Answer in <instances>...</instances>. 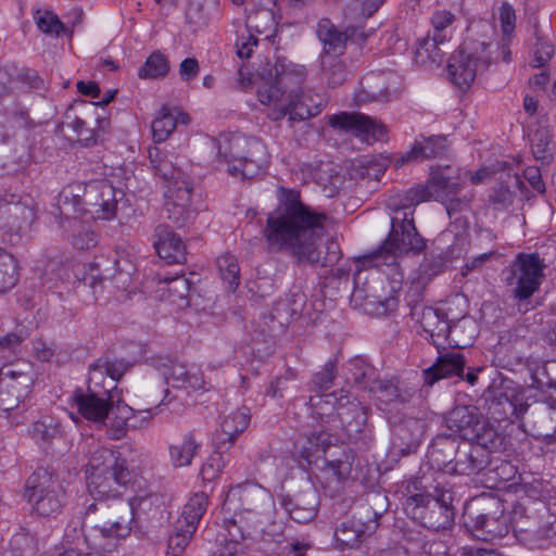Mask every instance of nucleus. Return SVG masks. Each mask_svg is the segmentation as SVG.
I'll return each mask as SVG.
<instances>
[{
    "label": "nucleus",
    "mask_w": 556,
    "mask_h": 556,
    "mask_svg": "<svg viewBox=\"0 0 556 556\" xmlns=\"http://www.w3.org/2000/svg\"><path fill=\"white\" fill-rule=\"evenodd\" d=\"M277 204L262 231L270 252H286L299 263H319V242L328 215L302 201L299 189L278 186Z\"/></svg>",
    "instance_id": "obj_1"
},
{
    "label": "nucleus",
    "mask_w": 556,
    "mask_h": 556,
    "mask_svg": "<svg viewBox=\"0 0 556 556\" xmlns=\"http://www.w3.org/2000/svg\"><path fill=\"white\" fill-rule=\"evenodd\" d=\"M426 247L424 238L417 232L413 219L404 217L397 225V219L392 218V228L388 238L375 252L363 256L358 262L364 268H377L391 280L392 293L388 296H375L381 313H390L396 309L400 289L404 275L397 262V257L413 252L420 253Z\"/></svg>",
    "instance_id": "obj_2"
},
{
    "label": "nucleus",
    "mask_w": 556,
    "mask_h": 556,
    "mask_svg": "<svg viewBox=\"0 0 556 556\" xmlns=\"http://www.w3.org/2000/svg\"><path fill=\"white\" fill-rule=\"evenodd\" d=\"M402 502L405 514L430 531L446 530L454 523V485L444 473L434 479L430 490H424L419 478H410L403 486Z\"/></svg>",
    "instance_id": "obj_3"
},
{
    "label": "nucleus",
    "mask_w": 556,
    "mask_h": 556,
    "mask_svg": "<svg viewBox=\"0 0 556 556\" xmlns=\"http://www.w3.org/2000/svg\"><path fill=\"white\" fill-rule=\"evenodd\" d=\"M88 505L81 523L83 542L89 549H106L114 546L113 540L129 535L130 523L136 515V502L139 505L144 498L124 501L122 498L93 500Z\"/></svg>",
    "instance_id": "obj_4"
},
{
    "label": "nucleus",
    "mask_w": 556,
    "mask_h": 556,
    "mask_svg": "<svg viewBox=\"0 0 556 556\" xmlns=\"http://www.w3.org/2000/svg\"><path fill=\"white\" fill-rule=\"evenodd\" d=\"M85 473L93 500L122 498L131 480L128 462L122 453L94 442L88 450Z\"/></svg>",
    "instance_id": "obj_5"
},
{
    "label": "nucleus",
    "mask_w": 556,
    "mask_h": 556,
    "mask_svg": "<svg viewBox=\"0 0 556 556\" xmlns=\"http://www.w3.org/2000/svg\"><path fill=\"white\" fill-rule=\"evenodd\" d=\"M445 420L447 428L464 441L479 442L496 450L505 446L504 434L475 405L455 406Z\"/></svg>",
    "instance_id": "obj_6"
},
{
    "label": "nucleus",
    "mask_w": 556,
    "mask_h": 556,
    "mask_svg": "<svg viewBox=\"0 0 556 556\" xmlns=\"http://www.w3.org/2000/svg\"><path fill=\"white\" fill-rule=\"evenodd\" d=\"M25 497L41 517H55L66 501L65 490L58 477L47 470H38L27 479Z\"/></svg>",
    "instance_id": "obj_7"
},
{
    "label": "nucleus",
    "mask_w": 556,
    "mask_h": 556,
    "mask_svg": "<svg viewBox=\"0 0 556 556\" xmlns=\"http://www.w3.org/2000/svg\"><path fill=\"white\" fill-rule=\"evenodd\" d=\"M544 264L538 253H518L506 269L505 282L513 287L511 296L518 303L528 301L539 291L544 277Z\"/></svg>",
    "instance_id": "obj_8"
},
{
    "label": "nucleus",
    "mask_w": 556,
    "mask_h": 556,
    "mask_svg": "<svg viewBox=\"0 0 556 556\" xmlns=\"http://www.w3.org/2000/svg\"><path fill=\"white\" fill-rule=\"evenodd\" d=\"M304 79V66L277 62L269 71L268 77L258 85L257 99L264 105L278 109L287 103L283 101L285 93L293 87H300Z\"/></svg>",
    "instance_id": "obj_9"
},
{
    "label": "nucleus",
    "mask_w": 556,
    "mask_h": 556,
    "mask_svg": "<svg viewBox=\"0 0 556 556\" xmlns=\"http://www.w3.org/2000/svg\"><path fill=\"white\" fill-rule=\"evenodd\" d=\"M262 150L263 146L258 140L236 135L227 140V147L224 150L218 142L217 156L229 165L228 172L231 175L252 178L261 167Z\"/></svg>",
    "instance_id": "obj_10"
},
{
    "label": "nucleus",
    "mask_w": 556,
    "mask_h": 556,
    "mask_svg": "<svg viewBox=\"0 0 556 556\" xmlns=\"http://www.w3.org/2000/svg\"><path fill=\"white\" fill-rule=\"evenodd\" d=\"M536 341V332L528 319L519 320L498 334L495 355L504 366L520 364L525 352Z\"/></svg>",
    "instance_id": "obj_11"
},
{
    "label": "nucleus",
    "mask_w": 556,
    "mask_h": 556,
    "mask_svg": "<svg viewBox=\"0 0 556 556\" xmlns=\"http://www.w3.org/2000/svg\"><path fill=\"white\" fill-rule=\"evenodd\" d=\"M380 516L381 513L372 510L371 505H358L353 516L342 521L336 529V541L342 548L357 547L366 535L377 529Z\"/></svg>",
    "instance_id": "obj_12"
},
{
    "label": "nucleus",
    "mask_w": 556,
    "mask_h": 556,
    "mask_svg": "<svg viewBox=\"0 0 556 556\" xmlns=\"http://www.w3.org/2000/svg\"><path fill=\"white\" fill-rule=\"evenodd\" d=\"M116 386L105 387L100 381L88 380L87 391L76 390L74 401L79 414L87 420L104 425L110 418V402Z\"/></svg>",
    "instance_id": "obj_13"
},
{
    "label": "nucleus",
    "mask_w": 556,
    "mask_h": 556,
    "mask_svg": "<svg viewBox=\"0 0 556 556\" xmlns=\"http://www.w3.org/2000/svg\"><path fill=\"white\" fill-rule=\"evenodd\" d=\"M123 197L122 190H117L105 179L88 181V189L81 214H91L93 217L109 220L115 216L118 198Z\"/></svg>",
    "instance_id": "obj_14"
},
{
    "label": "nucleus",
    "mask_w": 556,
    "mask_h": 556,
    "mask_svg": "<svg viewBox=\"0 0 556 556\" xmlns=\"http://www.w3.org/2000/svg\"><path fill=\"white\" fill-rule=\"evenodd\" d=\"M408 305L410 307L409 315L429 334L430 341L435 348L451 344L448 338L457 327L452 328L445 313L420 302H409Z\"/></svg>",
    "instance_id": "obj_15"
},
{
    "label": "nucleus",
    "mask_w": 556,
    "mask_h": 556,
    "mask_svg": "<svg viewBox=\"0 0 556 556\" xmlns=\"http://www.w3.org/2000/svg\"><path fill=\"white\" fill-rule=\"evenodd\" d=\"M458 189L459 184L445 175L441 167L432 168L427 185L416 186L407 190L400 201V205L402 208H406L424 201L441 200L450 193H456Z\"/></svg>",
    "instance_id": "obj_16"
},
{
    "label": "nucleus",
    "mask_w": 556,
    "mask_h": 556,
    "mask_svg": "<svg viewBox=\"0 0 556 556\" xmlns=\"http://www.w3.org/2000/svg\"><path fill=\"white\" fill-rule=\"evenodd\" d=\"M471 30V28H468V35L460 46V51L467 56L469 55V47L477 49L473 51L475 55L471 58L470 62L478 68L480 75H483L491 66L495 65L500 58H502L505 63L511 61V51L507 40L497 42L473 38L470 35Z\"/></svg>",
    "instance_id": "obj_17"
},
{
    "label": "nucleus",
    "mask_w": 556,
    "mask_h": 556,
    "mask_svg": "<svg viewBox=\"0 0 556 556\" xmlns=\"http://www.w3.org/2000/svg\"><path fill=\"white\" fill-rule=\"evenodd\" d=\"M472 534L482 541H492L508 533L507 517L503 514L500 501L493 500L486 508L472 516L468 515Z\"/></svg>",
    "instance_id": "obj_18"
},
{
    "label": "nucleus",
    "mask_w": 556,
    "mask_h": 556,
    "mask_svg": "<svg viewBox=\"0 0 556 556\" xmlns=\"http://www.w3.org/2000/svg\"><path fill=\"white\" fill-rule=\"evenodd\" d=\"M484 408L490 419L513 422L528 412L529 405L513 390H493L484 397Z\"/></svg>",
    "instance_id": "obj_19"
},
{
    "label": "nucleus",
    "mask_w": 556,
    "mask_h": 556,
    "mask_svg": "<svg viewBox=\"0 0 556 556\" xmlns=\"http://www.w3.org/2000/svg\"><path fill=\"white\" fill-rule=\"evenodd\" d=\"M329 125L334 129L352 132L366 142L382 140L387 127L371 117L359 113L342 112L329 117Z\"/></svg>",
    "instance_id": "obj_20"
},
{
    "label": "nucleus",
    "mask_w": 556,
    "mask_h": 556,
    "mask_svg": "<svg viewBox=\"0 0 556 556\" xmlns=\"http://www.w3.org/2000/svg\"><path fill=\"white\" fill-rule=\"evenodd\" d=\"M327 397V404H338L337 417L346 437L353 442L365 439L367 435V408L359 402L342 403V397L338 400L333 394H329Z\"/></svg>",
    "instance_id": "obj_21"
},
{
    "label": "nucleus",
    "mask_w": 556,
    "mask_h": 556,
    "mask_svg": "<svg viewBox=\"0 0 556 556\" xmlns=\"http://www.w3.org/2000/svg\"><path fill=\"white\" fill-rule=\"evenodd\" d=\"M300 88L301 86L293 87L288 94L286 105H281L278 109H271L267 116L271 121L277 122L289 115L290 122H302L318 115L324 109L323 102L319 101L318 103H315L311 94L296 90H300Z\"/></svg>",
    "instance_id": "obj_22"
},
{
    "label": "nucleus",
    "mask_w": 556,
    "mask_h": 556,
    "mask_svg": "<svg viewBox=\"0 0 556 556\" xmlns=\"http://www.w3.org/2000/svg\"><path fill=\"white\" fill-rule=\"evenodd\" d=\"M497 451L479 442L462 441L459 442L455 465L450 468V471L466 476L478 473L488 467L490 453Z\"/></svg>",
    "instance_id": "obj_23"
},
{
    "label": "nucleus",
    "mask_w": 556,
    "mask_h": 556,
    "mask_svg": "<svg viewBox=\"0 0 556 556\" xmlns=\"http://www.w3.org/2000/svg\"><path fill=\"white\" fill-rule=\"evenodd\" d=\"M227 501L238 500L240 503L239 513H258L261 510H273L274 500L268 491L254 482H243L231 486L227 493Z\"/></svg>",
    "instance_id": "obj_24"
},
{
    "label": "nucleus",
    "mask_w": 556,
    "mask_h": 556,
    "mask_svg": "<svg viewBox=\"0 0 556 556\" xmlns=\"http://www.w3.org/2000/svg\"><path fill=\"white\" fill-rule=\"evenodd\" d=\"M178 187L166 190L165 197V213L168 220H170L177 228L184 227L191 216V198L193 192V182L179 181Z\"/></svg>",
    "instance_id": "obj_25"
},
{
    "label": "nucleus",
    "mask_w": 556,
    "mask_h": 556,
    "mask_svg": "<svg viewBox=\"0 0 556 556\" xmlns=\"http://www.w3.org/2000/svg\"><path fill=\"white\" fill-rule=\"evenodd\" d=\"M279 504L292 520L306 523L317 516L319 495L315 489L309 488L295 496L281 495Z\"/></svg>",
    "instance_id": "obj_26"
},
{
    "label": "nucleus",
    "mask_w": 556,
    "mask_h": 556,
    "mask_svg": "<svg viewBox=\"0 0 556 556\" xmlns=\"http://www.w3.org/2000/svg\"><path fill=\"white\" fill-rule=\"evenodd\" d=\"M153 247L167 264L186 262V248L181 239L167 225H157L153 235Z\"/></svg>",
    "instance_id": "obj_27"
},
{
    "label": "nucleus",
    "mask_w": 556,
    "mask_h": 556,
    "mask_svg": "<svg viewBox=\"0 0 556 556\" xmlns=\"http://www.w3.org/2000/svg\"><path fill=\"white\" fill-rule=\"evenodd\" d=\"M250 419V409L245 406L239 407L225 416L214 438V444L217 448H230L237 438L248 428Z\"/></svg>",
    "instance_id": "obj_28"
},
{
    "label": "nucleus",
    "mask_w": 556,
    "mask_h": 556,
    "mask_svg": "<svg viewBox=\"0 0 556 556\" xmlns=\"http://www.w3.org/2000/svg\"><path fill=\"white\" fill-rule=\"evenodd\" d=\"M358 33V28L348 27L344 31H340L328 18L319 21L317 26L318 39L323 42L321 55H334L339 58L346 48V41Z\"/></svg>",
    "instance_id": "obj_29"
},
{
    "label": "nucleus",
    "mask_w": 556,
    "mask_h": 556,
    "mask_svg": "<svg viewBox=\"0 0 556 556\" xmlns=\"http://www.w3.org/2000/svg\"><path fill=\"white\" fill-rule=\"evenodd\" d=\"M476 49L469 47V55L459 50L457 54L452 55L447 64V74L451 83L462 91H466L475 81L476 77L480 75L478 68L470 62L475 55Z\"/></svg>",
    "instance_id": "obj_30"
},
{
    "label": "nucleus",
    "mask_w": 556,
    "mask_h": 556,
    "mask_svg": "<svg viewBox=\"0 0 556 556\" xmlns=\"http://www.w3.org/2000/svg\"><path fill=\"white\" fill-rule=\"evenodd\" d=\"M446 148V137L444 136L421 137L414 142L409 151L403 153L395 161V165L399 167L407 162H420L441 156L445 153Z\"/></svg>",
    "instance_id": "obj_31"
},
{
    "label": "nucleus",
    "mask_w": 556,
    "mask_h": 556,
    "mask_svg": "<svg viewBox=\"0 0 556 556\" xmlns=\"http://www.w3.org/2000/svg\"><path fill=\"white\" fill-rule=\"evenodd\" d=\"M459 441L452 434H438L428 448V459L432 467L450 471L455 465Z\"/></svg>",
    "instance_id": "obj_32"
},
{
    "label": "nucleus",
    "mask_w": 556,
    "mask_h": 556,
    "mask_svg": "<svg viewBox=\"0 0 556 556\" xmlns=\"http://www.w3.org/2000/svg\"><path fill=\"white\" fill-rule=\"evenodd\" d=\"M465 365V358L459 353L450 352L441 355L432 366L424 370L425 383L432 386L443 378L463 377Z\"/></svg>",
    "instance_id": "obj_33"
},
{
    "label": "nucleus",
    "mask_w": 556,
    "mask_h": 556,
    "mask_svg": "<svg viewBox=\"0 0 556 556\" xmlns=\"http://www.w3.org/2000/svg\"><path fill=\"white\" fill-rule=\"evenodd\" d=\"M116 257L114 258V274L110 277H100L99 275L91 274L90 277H86L84 280L86 283L90 285L92 288L96 287L97 283H105L109 282L112 287L117 290L126 291L131 285V277L136 271V267L132 262L129 260L127 255L115 253Z\"/></svg>",
    "instance_id": "obj_34"
},
{
    "label": "nucleus",
    "mask_w": 556,
    "mask_h": 556,
    "mask_svg": "<svg viewBox=\"0 0 556 556\" xmlns=\"http://www.w3.org/2000/svg\"><path fill=\"white\" fill-rule=\"evenodd\" d=\"M389 99V77L384 73H368L361 80V89L355 92L354 100L357 105L372 101H387Z\"/></svg>",
    "instance_id": "obj_35"
},
{
    "label": "nucleus",
    "mask_w": 556,
    "mask_h": 556,
    "mask_svg": "<svg viewBox=\"0 0 556 556\" xmlns=\"http://www.w3.org/2000/svg\"><path fill=\"white\" fill-rule=\"evenodd\" d=\"M132 363L125 358L110 357L104 355L89 366L90 381H100L103 384L104 376L111 378L110 386L116 382L132 367Z\"/></svg>",
    "instance_id": "obj_36"
},
{
    "label": "nucleus",
    "mask_w": 556,
    "mask_h": 556,
    "mask_svg": "<svg viewBox=\"0 0 556 556\" xmlns=\"http://www.w3.org/2000/svg\"><path fill=\"white\" fill-rule=\"evenodd\" d=\"M445 37L428 33L419 38L415 49V62L421 66L439 65L445 55Z\"/></svg>",
    "instance_id": "obj_37"
},
{
    "label": "nucleus",
    "mask_w": 556,
    "mask_h": 556,
    "mask_svg": "<svg viewBox=\"0 0 556 556\" xmlns=\"http://www.w3.org/2000/svg\"><path fill=\"white\" fill-rule=\"evenodd\" d=\"M177 112V115L167 106L162 105L154 121L152 122V136L155 142H164L176 129L178 124H189L190 117L187 113Z\"/></svg>",
    "instance_id": "obj_38"
},
{
    "label": "nucleus",
    "mask_w": 556,
    "mask_h": 556,
    "mask_svg": "<svg viewBox=\"0 0 556 556\" xmlns=\"http://www.w3.org/2000/svg\"><path fill=\"white\" fill-rule=\"evenodd\" d=\"M2 213H8V216L0 215V229L10 232L20 231L24 224L33 217L31 210L23 205L15 194H11L10 200L4 198Z\"/></svg>",
    "instance_id": "obj_39"
},
{
    "label": "nucleus",
    "mask_w": 556,
    "mask_h": 556,
    "mask_svg": "<svg viewBox=\"0 0 556 556\" xmlns=\"http://www.w3.org/2000/svg\"><path fill=\"white\" fill-rule=\"evenodd\" d=\"M168 386L177 389L199 390L204 387L203 374L200 370L190 371L184 364L174 363L164 371Z\"/></svg>",
    "instance_id": "obj_40"
},
{
    "label": "nucleus",
    "mask_w": 556,
    "mask_h": 556,
    "mask_svg": "<svg viewBox=\"0 0 556 556\" xmlns=\"http://www.w3.org/2000/svg\"><path fill=\"white\" fill-rule=\"evenodd\" d=\"M200 447L193 432H186L180 440L168 446L170 464L175 468L190 466Z\"/></svg>",
    "instance_id": "obj_41"
},
{
    "label": "nucleus",
    "mask_w": 556,
    "mask_h": 556,
    "mask_svg": "<svg viewBox=\"0 0 556 556\" xmlns=\"http://www.w3.org/2000/svg\"><path fill=\"white\" fill-rule=\"evenodd\" d=\"M331 446V434L325 430L314 431L299 442V454L308 465Z\"/></svg>",
    "instance_id": "obj_42"
},
{
    "label": "nucleus",
    "mask_w": 556,
    "mask_h": 556,
    "mask_svg": "<svg viewBox=\"0 0 556 556\" xmlns=\"http://www.w3.org/2000/svg\"><path fill=\"white\" fill-rule=\"evenodd\" d=\"M369 392L376 394L380 401L407 403L412 400L415 391L402 389L393 380H382L377 377L370 383Z\"/></svg>",
    "instance_id": "obj_43"
},
{
    "label": "nucleus",
    "mask_w": 556,
    "mask_h": 556,
    "mask_svg": "<svg viewBox=\"0 0 556 556\" xmlns=\"http://www.w3.org/2000/svg\"><path fill=\"white\" fill-rule=\"evenodd\" d=\"M344 376L348 383L368 390L376 378V369L361 357L350 359L344 367Z\"/></svg>",
    "instance_id": "obj_44"
},
{
    "label": "nucleus",
    "mask_w": 556,
    "mask_h": 556,
    "mask_svg": "<svg viewBox=\"0 0 556 556\" xmlns=\"http://www.w3.org/2000/svg\"><path fill=\"white\" fill-rule=\"evenodd\" d=\"M426 429L425 420L415 417L404 418L395 427V435L407 450H415L421 442Z\"/></svg>",
    "instance_id": "obj_45"
},
{
    "label": "nucleus",
    "mask_w": 556,
    "mask_h": 556,
    "mask_svg": "<svg viewBox=\"0 0 556 556\" xmlns=\"http://www.w3.org/2000/svg\"><path fill=\"white\" fill-rule=\"evenodd\" d=\"M208 503V495L205 492L193 493L184 505L178 522L198 529L201 518L207 510Z\"/></svg>",
    "instance_id": "obj_46"
},
{
    "label": "nucleus",
    "mask_w": 556,
    "mask_h": 556,
    "mask_svg": "<svg viewBox=\"0 0 556 556\" xmlns=\"http://www.w3.org/2000/svg\"><path fill=\"white\" fill-rule=\"evenodd\" d=\"M23 388L21 393H15L14 386L5 384L0 379V410L9 413L20 407V403L24 402L25 399L31 393L33 377L23 378Z\"/></svg>",
    "instance_id": "obj_47"
},
{
    "label": "nucleus",
    "mask_w": 556,
    "mask_h": 556,
    "mask_svg": "<svg viewBox=\"0 0 556 556\" xmlns=\"http://www.w3.org/2000/svg\"><path fill=\"white\" fill-rule=\"evenodd\" d=\"M321 76L330 88H337L348 79L345 64L334 55H320Z\"/></svg>",
    "instance_id": "obj_48"
},
{
    "label": "nucleus",
    "mask_w": 556,
    "mask_h": 556,
    "mask_svg": "<svg viewBox=\"0 0 556 556\" xmlns=\"http://www.w3.org/2000/svg\"><path fill=\"white\" fill-rule=\"evenodd\" d=\"M134 409L127 404L123 403L121 400L114 401V395L112 394V400L110 402V418L112 420V427L114 428L115 438H121L125 434V431L128 427L135 428L136 425L130 424L129 421L134 417Z\"/></svg>",
    "instance_id": "obj_49"
},
{
    "label": "nucleus",
    "mask_w": 556,
    "mask_h": 556,
    "mask_svg": "<svg viewBox=\"0 0 556 556\" xmlns=\"http://www.w3.org/2000/svg\"><path fill=\"white\" fill-rule=\"evenodd\" d=\"M168 58L156 50L152 52L146 62L139 67L138 76L142 79H159L167 76L169 72Z\"/></svg>",
    "instance_id": "obj_50"
},
{
    "label": "nucleus",
    "mask_w": 556,
    "mask_h": 556,
    "mask_svg": "<svg viewBox=\"0 0 556 556\" xmlns=\"http://www.w3.org/2000/svg\"><path fill=\"white\" fill-rule=\"evenodd\" d=\"M88 182L74 181L65 186L59 195V202L62 205H72L73 214H81L86 199Z\"/></svg>",
    "instance_id": "obj_51"
},
{
    "label": "nucleus",
    "mask_w": 556,
    "mask_h": 556,
    "mask_svg": "<svg viewBox=\"0 0 556 556\" xmlns=\"http://www.w3.org/2000/svg\"><path fill=\"white\" fill-rule=\"evenodd\" d=\"M18 281L17 262L0 247V293L12 289Z\"/></svg>",
    "instance_id": "obj_52"
},
{
    "label": "nucleus",
    "mask_w": 556,
    "mask_h": 556,
    "mask_svg": "<svg viewBox=\"0 0 556 556\" xmlns=\"http://www.w3.org/2000/svg\"><path fill=\"white\" fill-rule=\"evenodd\" d=\"M222 279L228 283V289L235 291L240 283V267L236 256L226 253L216 260Z\"/></svg>",
    "instance_id": "obj_53"
},
{
    "label": "nucleus",
    "mask_w": 556,
    "mask_h": 556,
    "mask_svg": "<svg viewBox=\"0 0 556 556\" xmlns=\"http://www.w3.org/2000/svg\"><path fill=\"white\" fill-rule=\"evenodd\" d=\"M155 175L160 176L165 182L166 190L178 187L180 180L185 182H192V179L179 167L175 166L174 163L165 159L163 162L155 165Z\"/></svg>",
    "instance_id": "obj_54"
},
{
    "label": "nucleus",
    "mask_w": 556,
    "mask_h": 556,
    "mask_svg": "<svg viewBox=\"0 0 556 556\" xmlns=\"http://www.w3.org/2000/svg\"><path fill=\"white\" fill-rule=\"evenodd\" d=\"M72 244L77 250H89L98 244V235L87 225L75 218L72 223Z\"/></svg>",
    "instance_id": "obj_55"
},
{
    "label": "nucleus",
    "mask_w": 556,
    "mask_h": 556,
    "mask_svg": "<svg viewBox=\"0 0 556 556\" xmlns=\"http://www.w3.org/2000/svg\"><path fill=\"white\" fill-rule=\"evenodd\" d=\"M229 448H217L215 445L214 452L206 458L205 463L202 465L200 475L203 481H213L216 479L225 468L228 459L225 458L224 454Z\"/></svg>",
    "instance_id": "obj_56"
},
{
    "label": "nucleus",
    "mask_w": 556,
    "mask_h": 556,
    "mask_svg": "<svg viewBox=\"0 0 556 556\" xmlns=\"http://www.w3.org/2000/svg\"><path fill=\"white\" fill-rule=\"evenodd\" d=\"M166 285L167 298L173 304L179 307L189 305L190 282L185 276L170 278Z\"/></svg>",
    "instance_id": "obj_57"
},
{
    "label": "nucleus",
    "mask_w": 556,
    "mask_h": 556,
    "mask_svg": "<svg viewBox=\"0 0 556 556\" xmlns=\"http://www.w3.org/2000/svg\"><path fill=\"white\" fill-rule=\"evenodd\" d=\"M354 454L350 448H342L339 456L326 460V468L329 469L338 480H346L353 468Z\"/></svg>",
    "instance_id": "obj_58"
},
{
    "label": "nucleus",
    "mask_w": 556,
    "mask_h": 556,
    "mask_svg": "<svg viewBox=\"0 0 556 556\" xmlns=\"http://www.w3.org/2000/svg\"><path fill=\"white\" fill-rule=\"evenodd\" d=\"M552 132L548 127L540 126L530 135L531 150L536 160L544 161L552 155Z\"/></svg>",
    "instance_id": "obj_59"
},
{
    "label": "nucleus",
    "mask_w": 556,
    "mask_h": 556,
    "mask_svg": "<svg viewBox=\"0 0 556 556\" xmlns=\"http://www.w3.org/2000/svg\"><path fill=\"white\" fill-rule=\"evenodd\" d=\"M195 528L188 527L185 523L176 528V531L169 535L167 543V556H179L190 543Z\"/></svg>",
    "instance_id": "obj_60"
},
{
    "label": "nucleus",
    "mask_w": 556,
    "mask_h": 556,
    "mask_svg": "<svg viewBox=\"0 0 556 556\" xmlns=\"http://www.w3.org/2000/svg\"><path fill=\"white\" fill-rule=\"evenodd\" d=\"M11 549L17 555L33 556L38 552L37 540L27 529H22L15 533L10 542Z\"/></svg>",
    "instance_id": "obj_61"
},
{
    "label": "nucleus",
    "mask_w": 556,
    "mask_h": 556,
    "mask_svg": "<svg viewBox=\"0 0 556 556\" xmlns=\"http://www.w3.org/2000/svg\"><path fill=\"white\" fill-rule=\"evenodd\" d=\"M60 432L59 424L50 416H43L31 425L29 433L34 440L48 442Z\"/></svg>",
    "instance_id": "obj_62"
},
{
    "label": "nucleus",
    "mask_w": 556,
    "mask_h": 556,
    "mask_svg": "<svg viewBox=\"0 0 556 556\" xmlns=\"http://www.w3.org/2000/svg\"><path fill=\"white\" fill-rule=\"evenodd\" d=\"M37 27L43 34H54L60 36L65 33V25L59 16L51 11L37 10L34 15Z\"/></svg>",
    "instance_id": "obj_63"
},
{
    "label": "nucleus",
    "mask_w": 556,
    "mask_h": 556,
    "mask_svg": "<svg viewBox=\"0 0 556 556\" xmlns=\"http://www.w3.org/2000/svg\"><path fill=\"white\" fill-rule=\"evenodd\" d=\"M488 202L496 211L508 210L515 202V192L508 186L498 184L491 188Z\"/></svg>",
    "instance_id": "obj_64"
}]
</instances>
